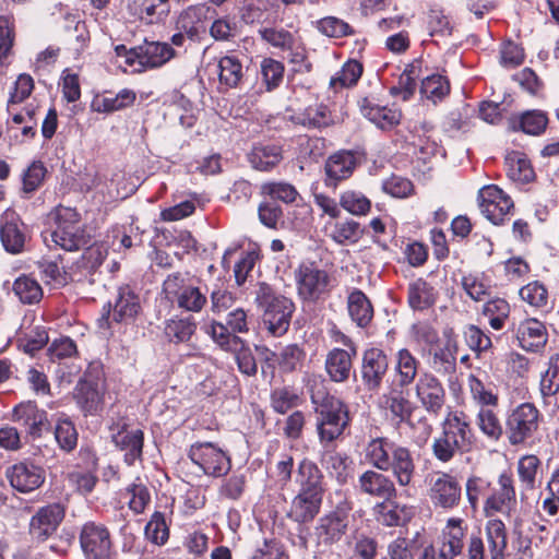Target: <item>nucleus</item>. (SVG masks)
<instances>
[{
	"instance_id": "nucleus-29",
	"label": "nucleus",
	"mask_w": 559,
	"mask_h": 559,
	"mask_svg": "<svg viewBox=\"0 0 559 559\" xmlns=\"http://www.w3.org/2000/svg\"><path fill=\"white\" fill-rule=\"evenodd\" d=\"M295 481L299 487L298 491L324 496V475L319 466L309 459H304L299 462Z\"/></svg>"
},
{
	"instance_id": "nucleus-61",
	"label": "nucleus",
	"mask_w": 559,
	"mask_h": 559,
	"mask_svg": "<svg viewBox=\"0 0 559 559\" xmlns=\"http://www.w3.org/2000/svg\"><path fill=\"white\" fill-rule=\"evenodd\" d=\"M483 314L493 330H502L510 316V305L502 298H495L484 306Z\"/></svg>"
},
{
	"instance_id": "nucleus-16",
	"label": "nucleus",
	"mask_w": 559,
	"mask_h": 559,
	"mask_svg": "<svg viewBox=\"0 0 559 559\" xmlns=\"http://www.w3.org/2000/svg\"><path fill=\"white\" fill-rule=\"evenodd\" d=\"M468 531L466 521L462 518H449L441 531L438 559H460L464 551Z\"/></svg>"
},
{
	"instance_id": "nucleus-17",
	"label": "nucleus",
	"mask_w": 559,
	"mask_h": 559,
	"mask_svg": "<svg viewBox=\"0 0 559 559\" xmlns=\"http://www.w3.org/2000/svg\"><path fill=\"white\" fill-rule=\"evenodd\" d=\"M478 199L481 213L495 225L503 224L514 206L511 198L495 185L484 187Z\"/></svg>"
},
{
	"instance_id": "nucleus-48",
	"label": "nucleus",
	"mask_w": 559,
	"mask_h": 559,
	"mask_svg": "<svg viewBox=\"0 0 559 559\" xmlns=\"http://www.w3.org/2000/svg\"><path fill=\"white\" fill-rule=\"evenodd\" d=\"M12 290L23 305H37L44 297L41 285L28 274L17 276L13 282Z\"/></svg>"
},
{
	"instance_id": "nucleus-28",
	"label": "nucleus",
	"mask_w": 559,
	"mask_h": 559,
	"mask_svg": "<svg viewBox=\"0 0 559 559\" xmlns=\"http://www.w3.org/2000/svg\"><path fill=\"white\" fill-rule=\"evenodd\" d=\"M0 240L7 252L22 253L27 240L25 225L16 216L7 215L0 223Z\"/></svg>"
},
{
	"instance_id": "nucleus-21",
	"label": "nucleus",
	"mask_w": 559,
	"mask_h": 559,
	"mask_svg": "<svg viewBox=\"0 0 559 559\" xmlns=\"http://www.w3.org/2000/svg\"><path fill=\"white\" fill-rule=\"evenodd\" d=\"M259 33L267 44L286 52L290 63L297 66L305 63L307 58L306 48L290 32L284 28L264 27Z\"/></svg>"
},
{
	"instance_id": "nucleus-31",
	"label": "nucleus",
	"mask_w": 559,
	"mask_h": 559,
	"mask_svg": "<svg viewBox=\"0 0 559 559\" xmlns=\"http://www.w3.org/2000/svg\"><path fill=\"white\" fill-rule=\"evenodd\" d=\"M132 55L145 68H158L175 57V50L167 43L145 41Z\"/></svg>"
},
{
	"instance_id": "nucleus-37",
	"label": "nucleus",
	"mask_w": 559,
	"mask_h": 559,
	"mask_svg": "<svg viewBox=\"0 0 559 559\" xmlns=\"http://www.w3.org/2000/svg\"><path fill=\"white\" fill-rule=\"evenodd\" d=\"M540 467L542 461L534 454H526L519 459L516 463V474L522 501L526 499L527 492L535 490Z\"/></svg>"
},
{
	"instance_id": "nucleus-14",
	"label": "nucleus",
	"mask_w": 559,
	"mask_h": 559,
	"mask_svg": "<svg viewBox=\"0 0 559 559\" xmlns=\"http://www.w3.org/2000/svg\"><path fill=\"white\" fill-rule=\"evenodd\" d=\"M80 545L85 559H112L115 555L108 528L95 522L82 526Z\"/></svg>"
},
{
	"instance_id": "nucleus-55",
	"label": "nucleus",
	"mask_w": 559,
	"mask_h": 559,
	"mask_svg": "<svg viewBox=\"0 0 559 559\" xmlns=\"http://www.w3.org/2000/svg\"><path fill=\"white\" fill-rule=\"evenodd\" d=\"M476 424L488 439L498 441L503 435V428L497 408H478Z\"/></svg>"
},
{
	"instance_id": "nucleus-38",
	"label": "nucleus",
	"mask_w": 559,
	"mask_h": 559,
	"mask_svg": "<svg viewBox=\"0 0 559 559\" xmlns=\"http://www.w3.org/2000/svg\"><path fill=\"white\" fill-rule=\"evenodd\" d=\"M518 340L520 346L528 352H536L544 347L547 342V331L545 325L536 319L523 321L518 329Z\"/></svg>"
},
{
	"instance_id": "nucleus-19",
	"label": "nucleus",
	"mask_w": 559,
	"mask_h": 559,
	"mask_svg": "<svg viewBox=\"0 0 559 559\" xmlns=\"http://www.w3.org/2000/svg\"><path fill=\"white\" fill-rule=\"evenodd\" d=\"M516 503L513 475L510 472H502L498 476V489L492 491L484 502V514L488 518L496 513L511 511Z\"/></svg>"
},
{
	"instance_id": "nucleus-26",
	"label": "nucleus",
	"mask_w": 559,
	"mask_h": 559,
	"mask_svg": "<svg viewBox=\"0 0 559 559\" xmlns=\"http://www.w3.org/2000/svg\"><path fill=\"white\" fill-rule=\"evenodd\" d=\"M246 72L242 60L238 56L221 57L216 64L218 91L224 93L231 88H241L246 81Z\"/></svg>"
},
{
	"instance_id": "nucleus-64",
	"label": "nucleus",
	"mask_w": 559,
	"mask_h": 559,
	"mask_svg": "<svg viewBox=\"0 0 559 559\" xmlns=\"http://www.w3.org/2000/svg\"><path fill=\"white\" fill-rule=\"evenodd\" d=\"M362 64L357 60H348L342 69L331 79L330 85L337 90L352 87L357 84L362 74Z\"/></svg>"
},
{
	"instance_id": "nucleus-62",
	"label": "nucleus",
	"mask_w": 559,
	"mask_h": 559,
	"mask_svg": "<svg viewBox=\"0 0 559 559\" xmlns=\"http://www.w3.org/2000/svg\"><path fill=\"white\" fill-rule=\"evenodd\" d=\"M144 534L147 540L157 546H163L167 543L169 526L163 512L155 511L151 515L150 521L145 525Z\"/></svg>"
},
{
	"instance_id": "nucleus-41",
	"label": "nucleus",
	"mask_w": 559,
	"mask_h": 559,
	"mask_svg": "<svg viewBox=\"0 0 559 559\" xmlns=\"http://www.w3.org/2000/svg\"><path fill=\"white\" fill-rule=\"evenodd\" d=\"M549 119L548 115L540 109L526 110L510 120V128L513 131H522L530 135H542L545 133Z\"/></svg>"
},
{
	"instance_id": "nucleus-63",
	"label": "nucleus",
	"mask_w": 559,
	"mask_h": 559,
	"mask_svg": "<svg viewBox=\"0 0 559 559\" xmlns=\"http://www.w3.org/2000/svg\"><path fill=\"white\" fill-rule=\"evenodd\" d=\"M539 390L543 399L554 396L559 392V354L549 358L547 369L542 373Z\"/></svg>"
},
{
	"instance_id": "nucleus-13",
	"label": "nucleus",
	"mask_w": 559,
	"mask_h": 559,
	"mask_svg": "<svg viewBox=\"0 0 559 559\" xmlns=\"http://www.w3.org/2000/svg\"><path fill=\"white\" fill-rule=\"evenodd\" d=\"M189 457L205 475L221 477L230 469L229 456L212 442H197L190 447Z\"/></svg>"
},
{
	"instance_id": "nucleus-32",
	"label": "nucleus",
	"mask_w": 559,
	"mask_h": 559,
	"mask_svg": "<svg viewBox=\"0 0 559 559\" xmlns=\"http://www.w3.org/2000/svg\"><path fill=\"white\" fill-rule=\"evenodd\" d=\"M358 105L361 115L382 130L392 129L400 123V110L379 106L368 97L360 99Z\"/></svg>"
},
{
	"instance_id": "nucleus-40",
	"label": "nucleus",
	"mask_w": 559,
	"mask_h": 559,
	"mask_svg": "<svg viewBox=\"0 0 559 559\" xmlns=\"http://www.w3.org/2000/svg\"><path fill=\"white\" fill-rule=\"evenodd\" d=\"M437 298V289L426 280L419 277L408 284L407 301L413 310H426L436 304Z\"/></svg>"
},
{
	"instance_id": "nucleus-56",
	"label": "nucleus",
	"mask_w": 559,
	"mask_h": 559,
	"mask_svg": "<svg viewBox=\"0 0 559 559\" xmlns=\"http://www.w3.org/2000/svg\"><path fill=\"white\" fill-rule=\"evenodd\" d=\"M468 386L473 402L478 408H498L499 396L491 389H488L485 383L471 374L468 377Z\"/></svg>"
},
{
	"instance_id": "nucleus-8",
	"label": "nucleus",
	"mask_w": 559,
	"mask_h": 559,
	"mask_svg": "<svg viewBox=\"0 0 559 559\" xmlns=\"http://www.w3.org/2000/svg\"><path fill=\"white\" fill-rule=\"evenodd\" d=\"M250 323L248 311L236 308L227 313L225 323L213 321L207 333L222 349L238 350L242 347L243 341L237 334L248 333Z\"/></svg>"
},
{
	"instance_id": "nucleus-22",
	"label": "nucleus",
	"mask_w": 559,
	"mask_h": 559,
	"mask_svg": "<svg viewBox=\"0 0 559 559\" xmlns=\"http://www.w3.org/2000/svg\"><path fill=\"white\" fill-rule=\"evenodd\" d=\"M416 397L430 414L438 415L445 403V390L438 378L425 372L416 382Z\"/></svg>"
},
{
	"instance_id": "nucleus-59",
	"label": "nucleus",
	"mask_w": 559,
	"mask_h": 559,
	"mask_svg": "<svg viewBox=\"0 0 559 559\" xmlns=\"http://www.w3.org/2000/svg\"><path fill=\"white\" fill-rule=\"evenodd\" d=\"M78 437L74 424L66 415H61L55 427V438L60 449L66 452L74 450L78 445Z\"/></svg>"
},
{
	"instance_id": "nucleus-42",
	"label": "nucleus",
	"mask_w": 559,
	"mask_h": 559,
	"mask_svg": "<svg viewBox=\"0 0 559 559\" xmlns=\"http://www.w3.org/2000/svg\"><path fill=\"white\" fill-rule=\"evenodd\" d=\"M420 362L407 348L397 350L394 359V372L397 378L396 385L407 388L411 385L417 374Z\"/></svg>"
},
{
	"instance_id": "nucleus-15",
	"label": "nucleus",
	"mask_w": 559,
	"mask_h": 559,
	"mask_svg": "<svg viewBox=\"0 0 559 559\" xmlns=\"http://www.w3.org/2000/svg\"><path fill=\"white\" fill-rule=\"evenodd\" d=\"M66 506L53 502L40 507L32 515L28 524V533L36 542H45L52 536L63 522Z\"/></svg>"
},
{
	"instance_id": "nucleus-27",
	"label": "nucleus",
	"mask_w": 559,
	"mask_h": 559,
	"mask_svg": "<svg viewBox=\"0 0 559 559\" xmlns=\"http://www.w3.org/2000/svg\"><path fill=\"white\" fill-rule=\"evenodd\" d=\"M360 162V154L354 151H340L331 155L324 166L326 185L332 186L348 179Z\"/></svg>"
},
{
	"instance_id": "nucleus-18",
	"label": "nucleus",
	"mask_w": 559,
	"mask_h": 559,
	"mask_svg": "<svg viewBox=\"0 0 559 559\" xmlns=\"http://www.w3.org/2000/svg\"><path fill=\"white\" fill-rule=\"evenodd\" d=\"M110 430L112 442L124 453L123 461L127 465L132 466L142 460L144 432L141 429L128 430V424L123 420L114 424Z\"/></svg>"
},
{
	"instance_id": "nucleus-10",
	"label": "nucleus",
	"mask_w": 559,
	"mask_h": 559,
	"mask_svg": "<svg viewBox=\"0 0 559 559\" xmlns=\"http://www.w3.org/2000/svg\"><path fill=\"white\" fill-rule=\"evenodd\" d=\"M540 417V412L533 403L518 405L511 411L506 423L509 442L518 445L533 438L539 428Z\"/></svg>"
},
{
	"instance_id": "nucleus-39",
	"label": "nucleus",
	"mask_w": 559,
	"mask_h": 559,
	"mask_svg": "<svg viewBox=\"0 0 559 559\" xmlns=\"http://www.w3.org/2000/svg\"><path fill=\"white\" fill-rule=\"evenodd\" d=\"M14 419L26 427L29 435L39 437L46 426L47 413L39 409L33 402L22 403L13 411Z\"/></svg>"
},
{
	"instance_id": "nucleus-12",
	"label": "nucleus",
	"mask_w": 559,
	"mask_h": 559,
	"mask_svg": "<svg viewBox=\"0 0 559 559\" xmlns=\"http://www.w3.org/2000/svg\"><path fill=\"white\" fill-rule=\"evenodd\" d=\"M141 311L139 296L129 287L122 286L111 310V304L103 307L102 317L97 320L100 329L110 330L114 323H129L133 321Z\"/></svg>"
},
{
	"instance_id": "nucleus-2",
	"label": "nucleus",
	"mask_w": 559,
	"mask_h": 559,
	"mask_svg": "<svg viewBox=\"0 0 559 559\" xmlns=\"http://www.w3.org/2000/svg\"><path fill=\"white\" fill-rule=\"evenodd\" d=\"M367 463L378 471H392L401 487H408L415 475V463L411 451L386 438L371 439L364 450Z\"/></svg>"
},
{
	"instance_id": "nucleus-47",
	"label": "nucleus",
	"mask_w": 559,
	"mask_h": 559,
	"mask_svg": "<svg viewBox=\"0 0 559 559\" xmlns=\"http://www.w3.org/2000/svg\"><path fill=\"white\" fill-rule=\"evenodd\" d=\"M508 177L519 183H528L535 178V173L527 156L518 151L510 152L506 156Z\"/></svg>"
},
{
	"instance_id": "nucleus-20",
	"label": "nucleus",
	"mask_w": 559,
	"mask_h": 559,
	"mask_svg": "<svg viewBox=\"0 0 559 559\" xmlns=\"http://www.w3.org/2000/svg\"><path fill=\"white\" fill-rule=\"evenodd\" d=\"M389 369L388 355L380 348L371 347L362 353L360 374L368 391H378Z\"/></svg>"
},
{
	"instance_id": "nucleus-7",
	"label": "nucleus",
	"mask_w": 559,
	"mask_h": 559,
	"mask_svg": "<svg viewBox=\"0 0 559 559\" xmlns=\"http://www.w3.org/2000/svg\"><path fill=\"white\" fill-rule=\"evenodd\" d=\"M257 301L260 306L265 307L263 322L269 332L273 336L284 335L290 325L294 304L283 296H275L266 284L260 285Z\"/></svg>"
},
{
	"instance_id": "nucleus-51",
	"label": "nucleus",
	"mask_w": 559,
	"mask_h": 559,
	"mask_svg": "<svg viewBox=\"0 0 559 559\" xmlns=\"http://www.w3.org/2000/svg\"><path fill=\"white\" fill-rule=\"evenodd\" d=\"M419 72L420 61L416 60L407 64L400 75L397 84L391 87V94L400 96L404 102L411 99L416 91V79Z\"/></svg>"
},
{
	"instance_id": "nucleus-3",
	"label": "nucleus",
	"mask_w": 559,
	"mask_h": 559,
	"mask_svg": "<svg viewBox=\"0 0 559 559\" xmlns=\"http://www.w3.org/2000/svg\"><path fill=\"white\" fill-rule=\"evenodd\" d=\"M207 287L189 273L174 272L164 280L162 294L178 309L200 313L209 304Z\"/></svg>"
},
{
	"instance_id": "nucleus-45",
	"label": "nucleus",
	"mask_w": 559,
	"mask_h": 559,
	"mask_svg": "<svg viewBox=\"0 0 559 559\" xmlns=\"http://www.w3.org/2000/svg\"><path fill=\"white\" fill-rule=\"evenodd\" d=\"M251 166L260 171H271L283 159L282 148L275 144L255 145L249 154Z\"/></svg>"
},
{
	"instance_id": "nucleus-25",
	"label": "nucleus",
	"mask_w": 559,
	"mask_h": 559,
	"mask_svg": "<svg viewBox=\"0 0 559 559\" xmlns=\"http://www.w3.org/2000/svg\"><path fill=\"white\" fill-rule=\"evenodd\" d=\"M379 406L389 412L390 418L396 425L409 421V416L418 409V407L408 399V395L403 388L399 385L391 386L388 392L380 396Z\"/></svg>"
},
{
	"instance_id": "nucleus-50",
	"label": "nucleus",
	"mask_w": 559,
	"mask_h": 559,
	"mask_svg": "<svg viewBox=\"0 0 559 559\" xmlns=\"http://www.w3.org/2000/svg\"><path fill=\"white\" fill-rule=\"evenodd\" d=\"M75 400L85 414H95L102 405V394L97 384L85 380L79 382Z\"/></svg>"
},
{
	"instance_id": "nucleus-54",
	"label": "nucleus",
	"mask_w": 559,
	"mask_h": 559,
	"mask_svg": "<svg viewBox=\"0 0 559 559\" xmlns=\"http://www.w3.org/2000/svg\"><path fill=\"white\" fill-rule=\"evenodd\" d=\"M450 82L447 76L431 74L421 81L420 94L433 104L442 102L450 94Z\"/></svg>"
},
{
	"instance_id": "nucleus-1",
	"label": "nucleus",
	"mask_w": 559,
	"mask_h": 559,
	"mask_svg": "<svg viewBox=\"0 0 559 559\" xmlns=\"http://www.w3.org/2000/svg\"><path fill=\"white\" fill-rule=\"evenodd\" d=\"M442 431L435 438L431 449L433 456L448 463L457 454L471 452L477 443L471 418L462 411L449 412L441 424Z\"/></svg>"
},
{
	"instance_id": "nucleus-52",
	"label": "nucleus",
	"mask_w": 559,
	"mask_h": 559,
	"mask_svg": "<svg viewBox=\"0 0 559 559\" xmlns=\"http://www.w3.org/2000/svg\"><path fill=\"white\" fill-rule=\"evenodd\" d=\"M431 367L440 374H453L456 370L455 344L448 341L444 346L436 348L431 357Z\"/></svg>"
},
{
	"instance_id": "nucleus-43",
	"label": "nucleus",
	"mask_w": 559,
	"mask_h": 559,
	"mask_svg": "<svg viewBox=\"0 0 559 559\" xmlns=\"http://www.w3.org/2000/svg\"><path fill=\"white\" fill-rule=\"evenodd\" d=\"M136 99V94L134 91L129 88H123L116 95L109 93L96 96L92 102V109L96 112H114L121 109H124L131 105Z\"/></svg>"
},
{
	"instance_id": "nucleus-34",
	"label": "nucleus",
	"mask_w": 559,
	"mask_h": 559,
	"mask_svg": "<svg viewBox=\"0 0 559 559\" xmlns=\"http://www.w3.org/2000/svg\"><path fill=\"white\" fill-rule=\"evenodd\" d=\"M214 13L215 10L205 3L191 5L180 13L177 28L183 31L189 38H194Z\"/></svg>"
},
{
	"instance_id": "nucleus-58",
	"label": "nucleus",
	"mask_w": 559,
	"mask_h": 559,
	"mask_svg": "<svg viewBox=\"0 0 559 559\" xmlns=\"http://www.w3.org/2000/svg\"><path fill=\"white\" fill-rule=\"evenodd\" d=\"M377 521L385 526H399L405 522L406 508L392 500H383L373 508Z\"/></svg>"
},
{
	"instance_id": "nucleus-4",
	"label": "nucleus",
	"mask_w": 559,
	"mask_h": 559,
	"mask_svg": "<svg viewBox=\"0 0 559 559\" xmlns=\"http://www.w3.org/2000/svg\"><path fill=\"white\" fill-rule=\"evenodd\" d=\"M314 403L316 426L321 443H332L340 439L350 423L348 406L341 399L326 394Z\"/></svg>"
},
{
	"instance_id": "nucleus-36",
	"label": "nucleus",
	"mask_w": 559,
	"mask_h": 559,
	"mask_svg": "<svg viewBox=\"0 0 559 559\" xmlns=\"http://www.w3.org/2000/svg\"><path fill=\"white\" fill-rule=\"evenodd\" d=\"M485 536L490 559H507L508 533L506 524L500 519H490L485 525Z\"/></svg>"
},
{
	"instance_id": "nucleus-53",
	"label": "nucleus",
	"mask_w": 559,
	"mask_h": 559,
	"mask_svg": "<svg viewBox=\"0 0 559 559\" xmlns=\"http://www.w3.org/2000/svg\"><path fill=\"white\" fill-rule=\"evenodd\" d=\"M46 174L47 168L43 162H33L22 174V198L29 199L43 186Z\"/></svg>"
},
{
	"instance_id": "nucleus-9",
	"label": "nucleus",
	"mask_w": 559,
	"mask_h": 559,
	"mask_svg": "<svg viewBox=\"0 0 559 559\" xmlns=\"http://www.w3.org/2000/svg\"><path fill=\"white\" fill-rule=\"evenodd\" d=\"M295 281L298 296L305 301H317L332 288L329 272L314 262L301 263L295 272Z\"/></svg>"
},
{
	"instance_id": "nucleus-6",
	"label": "nucleus",
	"mask_w": 559,
	"mask_h": 559,
	"mask_svg": "<svg viewBox=\"0 0 559 559\" xmlns=\"http://www.w3.org/2000/svg\"><path fill=\"white\" fill-rule=\"evenodd\" d=\"M353 502L344 498L329 512L321 515L313 528L318 547L330 548L340 543L348 533Z\"/></svg>"
},
{
	"instance_id": "nucleus-5",
	"label": "nucleus",
	"mask_w": 559,
	"mask_h": 559,
	"mask_svg": "<svg viewBox=\"0 0 559 559\" xmlns=\"http://www.w3.org/2000/svg\"><path fill=\"white\" fill-rule=\"evenodd\" d=\"M56 228L50 240L66 251H79L92 241L90 233L81 224L80 213L72 207L59 205L55 209Z\"/></svg>"
},
{
	"instance_id": "nucleus-44",
	"label": "nucleus",
	"mask_w": 559,
	"mask_h": 559,
	"mask_svg": "<svg viewBox=\"0 0 559 559\" xmlns=\"http://www.w3.org/2000/svg\"><path fill=\"white\" fill-rule=\"evenodd\" d=\"M297 120L304 127L310 129L326 128L335 123V115L323 103H316L306 107L297 116Z\"/></svg>"
},
{
	"instance_id": "nucleus-49",
	"label": "nucleus",
	"mask_w": 559,
	"mask_h": 559,
	"mask_svg": "<svg viewBox=\"0 0 559 559\" xmlns=\"http://www.w3.org/2000/svg\"><path fill=\"white\" fill-rule=\"evenodd\" d=\"M197 331V322L189 317L173 318L165 323V335L169 342L188 343Z\"/></svg>"
},
{
	"instance_id": "nucleus-23",
	"label": "nucleus",
	"mask_w": 559,
	"mask_h": 559,
	"mask_svg": "<svg viewBox=\"0 0 559 559\" xmlns=\"http://www.w3.org/2000/svg\"><path fill=\"white\" fill-rule=\"evenodd\" d=\"M382 471L367 469L359 475L356 489L366 496L382 500H393L397 496L394 481L381 473Z\"/></svg>"
},
{
	"instance_id": "nucleus-11",
	"label": "nucleus",
	"mask_w": 559,
	"mask_h": 559,
	"mask_svg": "<svg viewBox=\"0 0 559 559\" xmlns=\"http://www.w3.org/2000/svg\"><path fill=\"white\" fill-rule=\"evenodd\" d=\"M428 497L435 508L453 510L462 500V487L459 479L447 472H433L427 477Z\"/></svg>"
},
{
	"instance_id": "nucleus-24",
	"label": "nucleus",
	"mask_w": 559,
	"mask_h": 559,
	"mask_svg": "<svg viewBox=\"0 0 559 559\" xmlns=\"http://www.w3.org/2000/svg\"><path fill=\"white\" fill-rule=\"evenodd\" d=\"M11 486L23 493L38 489L45 481V471L32 462L23 461L7 471Z\"/></svg>"
},
{
	"instance_id": "nucleus-35",
	"label": "nucleus",
	"mask_w": 559,
	"mask_h": 559,
	"mask_svg": "<svg viewBox=\"0 0 559 559\" xmlns=\"http://www.w3.org/2000/svg\"><path fill=\"white\" fill-rule=\"evenodd\" d=\"M8 120V131L15 140L25 142L35 138L37 133L36 109L25 107L23 111L12 112Z\"/></svg>"
},
{
	"instance_id": "nucleus-33",
	"label": "nucleus",
	"mask_w": 559,
	"mask_h": 559,
	"mask_svg": "<svg viewBox=\"0 0 559 559\" xmlns=\"http://www.w3.org/2000/svg\"><path fill=\"white\" fill-rule=\"evenodd\" d=\"M357 354H352L343 348H333L325 358V371L331 381L346 382L353 371V359Z\"/></svg>"
},
{
	"instance_id": "nucleus-60",
	"label": "nucleus",
	"mask_w": 559,
	"mask_h": 559,
	"mask_svg": "<svg viewBox=\"0 0 559 559\" xmlns=\"http://www.w3.org/2000/svg\"><path fill=\"white\" fill-rule=\"evenodd\" d=\"M360 224L353 219L336 222L330 233V237L338 245L356 243L362 236Z\"/></svg>"
},
{
	"instance_id": "nucleus-57",
	"label": "nucleus",
	"mask_w": 559,
	"mask_h": 559,
	"mask_svg": "<svg viewBox=\"0 0 559 559\" xmlns=\"http://www.w3.org/2000/svg\"><path fill=\"white\" fill-rule=\"evenodd\" d=\"M261 195L270 200H277L286 204L294 203L299 193L295 186L285 181H267L260 187Z\"/></svg>"
},
{
	"instance_id": "nucleus-46",
	"label": "nucleus",
	"mask_w": 559,
	"mask_h": 559,
	"mask_svg": "<svg viewBox=\"0 0 559 559\" xmlns=\"http://www.w3.org/2000/svg\"><path fill=\"white\" fill-rule=\"evenodd\" d=\"M347 310L352 320L360 328L367 326L373 317V308L364 292L353 289L347 297Z\"/></svg>"
},
{
	"instance_id": "nucleus-30",
	"label": "nucleus",
	"mask_w": 559,
	"mask_h": 559,
	"mask_svg": "<svg viewBox=\"0 0 559 559\" xmlns=\"http://www.w3.org/2000/svg\"><path fill=\"white\" fill-rule=\"evenodd\" d=\"M322 501L321 495L298 491L290 503L288 515L297 523H309L319 514Z\"/></svg>"
}]
</instances>
